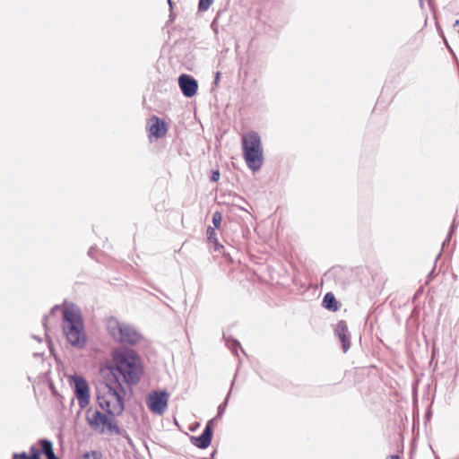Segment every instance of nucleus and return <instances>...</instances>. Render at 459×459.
<instances>
[{"mask_svg": "<svg viewBox=\"0 0 459 459\" xmlns=\"http://www.w3.org/2000/svg\"><path fill=\"white\" fill-rule=\"evenodd\" d=\"M420 2V5L421 8H423V5H424V1L423 0H419Z\"/></svg>", "mask_w": 459, "mask_h": 459, "instance_id": "28", "label": "nucleus"}, {"mask_svg": "<svg viewBox=\"0 0 459 459\" xmlns=\"http://www.w3.org/2000/svg\"><path fill=\"white\" fill-rule=\"evenodd\" d=\"M242 152L248 169L257 171L263 165L264 156L261 137L258 133L251 131L242 137Z\"/></svg>", "mask_w": 459, "mask_h": 459, "instance_id": "3", "label": "nucleus"}, {"mask_svg": "<svg viewBox=\"0 0 459 459\" xmlns=\"http://www.w3.org/2000/svg\"><path fill=\"white\" fill-rule=\"evenodd\" d=\"M30 455H29V459H40L41 451L35 446H30Z\"/></svg>", "mask_w": 459, "mask_h": 459, "instance_id": "19", "label": "nucleus"}, {"mask_svg": "<svg viewBox=\"0 0 459 459\" xmlns=\"http://www.w3.org/2000/svg\"><path fill=\"white\" fill-rule=\"evenodd\" d=\"M13 459H29V455L25 452L13 453Z\"/></svg>", "mask_w": 459, "mask_h": 459, "instance_id": "21", "label": "nucleus"}, {"mask_svg": "<svg viewBox=\"0 0 459 459\" xmlns=\"http://www.w3.org/2000/svg\"><path fill=\"white\" fill-rule=\"evenodd\" d=\"M60 308H61V307H60L59 305H55V306L50 309L49 314H48V315H46V316L43 317V319H42V325H43V326H44V328H45V331H46V332H47V330H48V327H47V320H48V318L50 316L54 315V314L56 313V311L59 310Z\"/></svg>", "mask_w": 459, "mask_h": 459, "instance_id": "17", "label": "nucleus"}, {"mask_svg": "<svg viewBox=\"0 0 459 459\" xmlns=\"http://www.w3.org/2000/svg\"><path fill=\"white\" fill-rule=\"evenodd\" d=\"M323 306L330 311H336L339 308V303L332 292H327L323 299Z\"/></svg>", "mask_w": 459, "mask_h": 459, "instance_id": "12", "label": "nucleus"}, {"mask_svg": "<svg viewBox=\"0 0 459 459\" xmlns=\"http://www.w3.org/2000/svg\"><path fill=\"white\" fill-rule=\"evenodd\" d=\"M230 392H231V389L230 390V392L228 393L225 400L223 403H221L219 407H218V412H217V418H221L222 416V414L224 413L225 411V409L227 407V404H228V401H229V398H230Z\"/></svg>", "mask_w": 459, "mask_h": 459, "instance_id": "16", "label": "nucleus"}, {"mask_svg": "<svg viewBox=\"0 0 459 459\" xmlns=\"http://www.w3.org/2000/svg\"><path fill=\"white\" fill-rule=\"evenodd\" d=\"M116 366H110L104 372L107 395L115 398L117 403L111 408V402L106 395L97 394L99 406L105 411H87L86 420L90 428L100 434L120 435L121 429L116 420L125 411L126 390L124 384L131 387L136 385L143 373L139 357L134 352H122L115 356Z\"/></svg>", "mask_w": 459, "mask_h": 459, "instance_id": "1", "label": "nucleus"}, {"mask_svg": "<svg viewBox=\"0 0 459 459\" xmlns=\"http://www.w3.org/2000/svg\"><path fill=\"white\" fill-rule=\"evenodd\" d=\"M88 254L91 256L92 255V254H93V248L92 247L89 250Z\"/></svg>", "mask_w": 459, "mask_h": 459, "instance_id": "29", "label": "nucleus"}, {"mask_svg": "<svg viewBox=\"0 0 459 459\" xmlns=\"http://www.w3.org/2000/svg\"><path fill=\"white\" fill-rule=\"evenodd\" d=\"M221 73L217 72L214 79V83L217 84L220 80Z\"/></svg>", "mask_w": 459, "mask_h": 459, "instance_id": "25", "label": "nucleus"}, {"mask_svg": "<svg viewBox=\"0 0 459 459\" xmlns=\"http://www.w3.org/2000/svg\"><path fill=\"white\" fill-rule=\"evenodd\" d=\"M457 26H459V20H456V21L454 22V24H453V27H455H455H457Z\"/></svg>", "mask_w": 459, "mask_h": 459, "instance_id": "27", "label": "nucleus"}, {"mask_svg": "<svg viewBox=\"0 0 459 459\" xmlns=\"http://www.w3.org/2000/svg\"><path fill=\"white\" fill-rule=\"evenodd\" d=\"M386 459H400V458H399V455H391V456L387 457Z\"/></svg>", "mask_w": 459, "mask_h": 459, "instance_id": "26", "label": "nucleus"}, {"mask_svg": "<svg viewBox=\"0 0 459 459\" xmlns=\"http://www.w3.org/2000/svg\"><path fill=\"white\" fill-rule=\"evenodd\" d=\"M220 178V171L219 170H213L211 176V181L217 182Z\"/></svg>", "mask_w": 459, "mask_h": 459, "instance_id": "22", "label": "nucleus"}, {"mask_svg": "<svg viewBox=\"0 0 459 459\" xmlns=\"http://www.w3.org/2000/svg\"><path fill=\"white\" fill-rule=\"evenodd\" d=\"M63 333L69 344L77 349L86 345L87 336L81 309L74 303L68 304L63 310Z\"/></svg>", "mask_w": 459, "mask_h": 459, "instance_id": "2", "label": "nucleus"}, {"mask_svg": "<svg viewBox=\"0 0 459 459\" xmlns=\"http://www.w3.org/2000/svg\"><path fill=\"white\" fill-rule=\"evenodd\" d=\"M168 402L169 394L166 391H153L149 394L147 398L149 409L158 415H162L166 411Z\"/></svg>", "mask_w": 459, "mask_h": 459, "instance_id": "5", "label": "nucleus"}, {"mask_svg": "<svg viewBox=\"0 0 459 459\" xmlns=\"http://www.w3.org/2000/svg\"><path fill=\"white\" fill-rule=\"evenodd\" d=\"M84 459H100V454L96 451H92L91 453L86 452L83 455Z\"/></svg>", "mask_w": 459, "mask_h": 459, "instance_id": "20", "label": "nucleus"}, {"mask_svg": "<svg viewBox=\"0 0 459 459\" xmlns=\"http://www.w3.org/2000/svg\"><path fill=\"white\" fill-rule=\"evenodd\" d=\"M168 4H169L170 8H172V1L171 0H168Z\"/></svg>", "mask_w": 459, "mask_h": 459, "instance_id": "30", "label": "nucleus"}, {"mask_svg": "<svg viewBox=\"0 0 459 459\" xmlns=\"http://www.w3.org/2000/svg\"><path fill=\"white\" fill-rule=\"evenodd\" d=\"M39 443L41 446V453L45 455L47 459H58L54 452L53 444L50 440L44 438L40 439Z\"/></svg>", "mask_w": 459, "mask_h": 459, "instance_id": "11", "label": "nucleus"}, {"mask_svg": "<svg viewBox=\"0 0 459 459\" xmlns=\"http://www.w3.org/2000/svg\"><path fill=\"white\" fill-rule=\"evenodd\" d=\"M334 335L340 340L343 352L351 348V333L346 321H339L334 327Z\"/></svg>", "mask_w": 459, "mask_h": 459, "instance_id": "8", "label": "nucleus"}, {"mask_svg": "<svg viewBox=\"0 0 459 459\" xmlns=\"http://www.w3.org/2000/svg\"><path fill=\"white\" fill-rule=\"evenodd\" d=\"M222 216L219 211H216L212 214V228L220 229L221 224Z\"/></svg>", "mask_w": 459, "mask_h": 459, "instance_id": "15", "label": "nucleus"}, {"mask_svg": "<svg viewBox=\"0 0 459 459\" xmlns=\"http://www.w3.org/2000/svg\"><path fill=\"white\" fill-rule=\"evenodd\" d=\"M33 338L37 339L39 342H40V339L38 338L36 335H33Z\"/></svg>", "mask_w": 459, "mask_h": 459, "instance_id": "31", "label": "nucleus"}, {"mask_svg": "<svg viewBox=\"0 0 459 459\" xmlns=\"http://www.w3.org/2000/svg\"><path fill=\"white\" fill-rule=\"evenodd\" d=\"M71 379L74 383V394L78 400V405L81 409H84L90 403L89 385L84 377L81 376H73Z\"/></svg>", "mask_w": 459, "mask_h": 459, "instance_id": "6", "label": "nucleus"}, {"mask_svg": "<svg viewBox=\"0 0 459 459\" xmlns=\"http://www.w3.org/2000/svg\"><path fill=\"white\" fill-rule=\"evenodd\" d=\"M226 345L228 346V348L235 354L238 356V350L240 349L242 352H244V351L242 350L241 346H240V343L238 341L235 340V339H231V338H226Z\"/></svg>", "mask_w": 459, "mask_h": 459, "instance_id": "13", "label": "nucleus"}, {"mask_svg": "<svg viewBox=\"0 0 459 459\" xmlns=\"http://www.w3.org/2000/svg\"><path fill=\"white\" fill-rule=\"evenodd\" d=\"M212 422L213 420H210L202 434L198 437H191V442L198 448L205 449L207 448L212 442Z\"/></svg>", "mask_w": 459, "mask_h": 459, "instance_id": "9", "label": "nucleus"}, {"mask_svg": "<svg viewBox=\"0 0 459 459\" xmlns=\"http://www.w3.org/2000/svg\"><path fill=\"white\" fill-rule=\"evenodd\" d=\"M148 126L150 136H153L156 139H159L163 137L167 134L168 127L165 122L157 116H152L148 120Z\"/></svg>", "mask_w": 459, "mask_h": 459, "instance_id": "10", "label": "nucleus"}, {"mask_svg": "<svg viewBox=\"0 0 459 459\" xmlns=\"http://www.w3.org/2000/svg\"><path fill=\"white\" fill-rule=\"evenodd\" d=\"M213 244V249L214 251H218L220 252L221 249L223 248V246L221 245L219 242H218V239H216V242H212Z\"/></svg>", "mask_w": 459, "mask_h": 459, "instance_id": "24", "label": "nucleus"}, {"mask_svg": "<svg viewBox=\"0 0 459 459\" xmlns=\"http://www.w3.org/2000/svg\"><path fill=\"white\" fill-rule=\"evenodd\" d=\"M178 85L183 95L186 98H192L195 96L198 90L197 81L186 74H182L179 75Z\"/></svg>", "mask_w": 459, "mask_h": 459, "instance_id": "7", "label": "nucleus"}, {"mask_svg": "<svg viewBox=\"0 0 459 459\" xmlns=\"http://www.w3.org/2000/svg\"><path fill=\"white\" fill-rule=\"evenodd\" d=\"M216 228H212V226H209L206 230V235H207V240L211 242H216L217 239V234H216Z\"/></svg>", "mask_w": 459, "mask_h": 459, "instance_id": "14", "label": "nucleus"}, {"mask_svg": "<svg viewBox=\"0 0 459 459\" xmlns=\"http://www.w3.org/2000/svg\"><path fill=\"white\" fill-rule=\"evenodd\" d=\"M455 223L454 221L450 228L449 234H448L446 239L444 241L443 245H445L447 241H449L452 233L455 231Z\"/></svg>", "mask_w": 459, "mask_h": 459, "instance_id": "23", "label": "nucleus"}, {"mask_svg": "<svg viewBox=\"0 0 459 459\" xmlns=\"http://www.w3.org/2000/svg\"><path fill=\"white\" fill-rule=\"evenodd\" d=\"M107 327L113 339L122 344L134 345L142 337L134 326L121 323L115 317H110L108 320Z\"/></svg>", "mask_w": 459, "mask_h": 459, "instance_id": "4", "label": "nucleus"}, {"mask_svg": "<svg viewBox=\"0 0 459 459\" xmlns=\"http://www.w3.org/2000/svg\"><path fill=\"white\" fill-rule=\"evenodd\" d=\"M213 3V0H199L198 9L200 11H206Z\"/></svg>", "mask_w": 459, "mask_h": 459, "instance_id": "18", "label": "nucleus"}]
</instances>
